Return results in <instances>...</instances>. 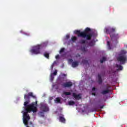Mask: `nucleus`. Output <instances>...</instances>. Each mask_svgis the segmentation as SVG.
<instances>
[{"instance_id": "obj_1", "label": "nucleus", "mask_w": 127, "mask_h": 127, "mask_svg": "<svg viewBox=\"0 0 127 127\" xmlns=\"http://www.w3.org/2000/svg\"><path fill=\"white\" fill-rule=\"evenodd\" d=\"M30 97H32L33 99H36V96L34 95L32 92H29L27 94H25L24 97L26 101L24 103L25 112L23 113V122L26 127H33L32 123H30V126L28 125V121L30 120L28 113H31V112L36 113L37 112V101L29 104L30 102Z\"/></svg>"}, {"instance_id": "obj_2", "label": "nucleus", "mask_w": 127, "mask_h": 127, "mask_svg": "<svg viewBox=\"0 0 127 127\" xmlns=\"http://www.w3.org/2000/svg\"><path fill=\"white\" fill-rule=\"evenodd\" d=\"M90 32H91V29L89 27H87L84 31L81 32L80 30L74 31V34H77L78 37L86 38V40H91L92 37H93V33H89Z\"/></svg>"}, {"instance_id": "obj_3", "label": "nucleus", "mask_w": 127, "mask_h": 127, "mask_svg": "<svg viewBox=\"0 0 127 127\" xmlns=\"http://www.w3.org/2000/svg\"><path fill=\"white\" fill-rule=\"evenodd\" d=\"M127 60V51L122 50L117 58V61L120 62V64H126Z\"/></svg>"}, {"instance_id": "obj_4", "label": "nucleus", "mask_w": 127, "mask_h": 127, "mask_svg": "<svg viewBox=\"0 0 127 127\" xmlns=\"http://www.w3.org/2000/svg\"><path fill=\"white\" fill-rule=\"evenodd\" d=\"M45 46V44L43 43L40 45H37L33 47V49L30 50V52L32 54H35L37 55L38 54H40V50L41 48H43Z\"/></svg>"}, {"instance_id": "obj_5", "label": "nucleus", "mask_w": 127, "mask_h": 127, "mask_svg": "<svg viewBox=\"0 0 127 127\" xmlns=\"http://www.w3.org/2000/svg\"><path fill=\"white\" fill-rule=\"evenodd\" d=\"M40 110L42 112H48L49 111V108L47 104L45 103H41L40 104Z\"/></svg>"}, {"instance_id": "obj_6", "label": "nucleus", "mask_w": 127, "mask_h": 127, "mask_svg": "<svg viewBox=\"0 0 127 127\" xmlns=\"http://www.w3.org/2000/svg\"><path fill=\"white\" fill-rule=\"evenodd\" d=\"M110 37L111 38V40H116V44L119 43V41H118V39L120 38V35L119 34H112V35H110Z\"/></svg>"}, {"instance_id": "obj_7", "label": "nucleus", "mask_w": 127, "mask_h": 127, "mask_svg": "<svg viewBox=\"0 0 127 127\" xmlns=\"http://www.w3.org/2000/svg\"><path fill=\"white\" fill-rule=\"evenodd\" d=\"M106 33H107L108 34H110V35H112V34H113V33H114V32H115V31H116V28H106L105 29Z\"/></svg>"}, {"instance_id": "obj_8", "label": "nucleus", "mask_w": 127, "mask_h": 127, "mask_svg": "<svg viewBox=\"0 0 127 127\" xmlns=\"http://www.w3.org/2000/svg\"><path fill=\"white\" fill-rule=\"evenodd\" d=\"M62 87L64 88H70L73 86V83L71 81L66 82L62 84Z\"/></svg>"}, {"instance_id": "obj_9", "label": "nucleus", "mask_w": 127, "mask_h": 127, "mask_svg": "<svg viewBox=\"0 0 127 127\" xmlns=\"http://www.w3.org/2000/svg\"><path fill=\"white\" fill-rule=\"evenodd\" d=\"M72 96H73V97H74V98H75V100H80V99H81V95H80V94H78V95H77V94H76V93H73V94H72Z\"/></svg>"}, {"instance_id": "obj_10", "label": "nucleus", "mask_w": 127, "mask_h": 127, "mask_svg": "<svg viewBox=\"0 0 127 127\" xmlns=\"http://www.w3.org/2000/svg\"><path fill=\"white\" fill-rule=\"evenodd\" d=\"M79 65V62L75 61L72 63V67L73 68H76L77 66Z\"/></svg>"}, {"instance_id": "obj_11", "label": "nucleus", "mask_w": 127, "mask_h": 127, "mask_svg": "<svg viewBox=\"0 0 127 127\" xmlns=\"http://www.w3.org/2000/svg\"><path fill=\"white\" fill-rule=\"evenodd\" d=\"M98 77L99 84H102V83H103V80H102V76L101 75V74H99Z\"/></svg>"}, {"instance_id": "obj_12", "label": "nucleus", "mask_w": 127, "mask_h": 127, "mask_svg": "<svg viewBox=\"0 0 127 127\" xmlns=\"http://www.w3.org/2000/svg\"><path fill=\"white\" fill-rule=\"evenodd\" d=\"M116 66L117 68H118L117 69V71H119V70H123V69L124 68L123 67V66H122V65H121L120 64H116Z\"/></svg>"}, {"instance_id": "obj_13", "label": "nucleus", "mask_w": 127, "mask_h": 127, "mask_svg": "<svg viewBox=\"0 0 127 127\" xmlns=\"http://www.w3.org/2000/svg\"><path fill=\"white\" fill-rule=\"evenodd\" d=\"M110 93V90L109 89H106L105 90H103L101 93L102 94V95H106V94H108Z\"/></svg>"}, {"instance_id": "obj_14", "label": "nucleus", "mask_w": 127, "mask_h": 127, "mask_svg": "<svg viewBox=\"0 0 127 127\" xmlns=\"http://www.w3.org/2000/svg\"><path fill=\"white\" fill-rule=\"evenodd\" d=\"M60 122H61V123H65V122H66V120L65 119V118H64V117L62 116L60 117Z\"/></svg>"}, {"instance_id": "obj_15", "label": "nucleus", "mask_w": 127, "mask_h": 127, "mask_svg": "<svg viewBox=\"0 0 127 127\" xmlns=\"http://www.w3.org/2000/svg\"><path fill=\"white\" fill-rule=\"evenodd\" d=\"M68 105L69 106H73V105H75V102H74V101H70L68 102Z\"/></svg>"}, {"instance_id": "obj_16", "label": "nucleus", "mask_w": 127, "mask_h": 127, "mask_svg": "<svg viewBox=\"0 0 127 127\" xmlns=\"http://www.w3.org/2000/svg\"><path fill=\"white\" fill-rule=\"evenodd\" d=\"M44 56L46 58H47V59H49V53H45Z\"/></svg>"}, {"instance_id": "obj_17", "label": "nucleus", "mask_w": 127, "mask_h": 127, "mask_svg": "<svg viewBox=\"0 0 127 127\" xmlns=\"http://www.w3.org/2000/svg\"><path fill=\"white\" fill-rule=\"evenodd\" d=\"M106 60H107L106 57L102 58V59L100 60V63H104Z\"/></svg>"}, {"instance_id": "obj_18", "label": "nucleus", "mask_w": 127, "mask_h": 127, "mask_svg": "<svg viewBox=\"0 0 127 127\" xmlns=\"http://www.w3.org/2000/svg\"><path fill=\"white\" fill-rule=\"evenodd\" d=\"M77 40V37L75 36H73L71 38V41L72 42H75Z\"/></svg>"}, {"instance_id": "obj_19", "label": "nucleus", "mask_w": 127, "mask_h": 127, "mask_svg": "<svg viewBox=\"0 0 127 127\" xmlns=\"http://www.w3.org/2000/svg\"><path fill=\"white\" fill-rule=\"evenodd\" d=\"M88 45L89 46H94V41H91L89 42L88 43Z\"/></svg>"}, {"instance_id": "obj_20", "label": "nucleus", "mask_w": 127, "mask_h": 127, "mask_svg": "<svg viewBox=\"0 0 127 127\" xmlns=\"http://www.w3.org/2000/svg\"><path fill=\"white\" fill-rule=\"evenodd\" d=\"M64 94L65 96H70L71 95V92H64Z\"/></svg>"}, {"instance_id": "obj_21", "label": "nucleus", "mask_w": 127, "mask_h": 127, "mask_svg": "<svg viewBox=\"0 0 127 127\" xmlns=\"http://www.w3.org/2000/svg\"><path fill=\"white\" fill-rule=\"evenodd\" d=\"M79 43H80V44H85V43H86V40H81L79 41Z\"/></svg>"}, {"instance_id": "obj_22", "label": "nucleus", "mask_w": 127, "mask_h": 127, "mask_svg": "<svg viewBox=\"0 0 127 127\" xmlns=\"http://www.w3.org/2000/svg\"><path fill=\"white\" fill-rule=\"evenodd\" d=\"M81 63H82V64H88V61H87V60H83L82 61V62H81Z\"/></svg>"}, {"instance_id": "obj_23", "label": "nucleus", "mask_w": 127, "mask_h": 127, "mask_svg": "<svg viewBox=\"0 0 127 127\" xmlns=\"http://www.w3.org/2000/svg\"><path fill=\"white\" fill-rule=\"evenodd\" d=\"M39 115L41 116V117H42L44 118V112L41 111L39 112Z\"/></svg>"}, {"instance_id": "obj_24", "label": "nucleus", "mask_w": 127, "mask_h": 127, "mask_svg": "<svg viewBox=\"0 0 127 127\" xmlns=\"http://www.w3.org/2000/svg\"><path fill=\"white\" fill-rule=\"evenodd\" d=\"M111 43L109 41L107 42V45L108 46V49L109 50L112 49V48H111Z\"/></svg>"}, {"instance_id": "obj_25", "label": "nucleus", "mask_w": 127, "mask_h": 127, "mask_svg": "<svg viewBox=\"0 0 127 127\" xmlns=\"http://www.w3.org/2000/svg\"><path fill=\"white\" fill-rule=\"evenodd\" d=\"M56 103H61V99H60V98L59 97H58L56 98Z\"/></svg>"}, {"instance_id": "obj_26", "label": "nucleus", "mask_w": 127, "mask_h": 127, "mask_svg": "<svg viewBox=\"0 0 127 127\" xmlns=\"http://www.w3.org/2000/svg\"><path fill=\"white\" fill-rule=\"evenodd\" d=\"M64 51H65V48H62L60 51V54H61L62 53H63V52H64Z\"/></svg>"}, {"instance_id": "obj_27", "label": "nucleus", "mask_w": 127, "mask_h": 127, "mask_svg": "<svg viewBox=\"0 0 127 127\" xmlns=\"http://www.w3.org/2000/svg\"><path fill=\"white\" fill-rule=\"evenodd\" d=\"M109 89H111V85L107 84L106 86V90H109Z\"/></svg>"}, {"instance_id": "obj_28", "label": "nucleus", "mask_w": 127, "mask_h": 127, "mask_svg": "<svg viewBox=\"0 0 127 127\" xmlns=\"http://www.w3.org/2000/svg\"><path fill=\"white\" fill-rule=\"evenodd\" d=\"M52 75H54L55 76H56L57 75V70H55L53 73V74H52Z\"/></svg>"}, {"instance_id": "obj_29", "label": "nucleus", "mask_w": 127, "mask_h": 127, "mask_svg": "<svg viewBox=\"0 0 127 127\" xmlns=\"http://www.w3.org/2000/svg\"><path fill=\"white\" fill-rule=\"evenodd\" d=\"M96 111H97L96 108H92L91 109V112H96Z\"/></svg>"}, {"instance_id": "obj_30", "label": "nucleus", "mask_w": 127, "mask_h": 127, "mask_svg": "<svg viewBox=\"0 0 127 127\" xmlns=\"http://www.w3.org/2000/svg\"><path fill=\"white\" fill-rule=\"evenodd\" d=\"M51 79L52 80H53L54 79V75L52 74L51 75Z\"/></svg>"}, {"instance_id": "obj_31", "label": "nucleus", "mask_w": 127, "mask_h": 127, "mask_svg": "<svg viewBox=\"0 0 127 127\" xmlns=\"http://www.w3.org/2000/svg\"><path fill=\"white\" fill-rule=\"evenodd\" d=\"M55 64V63H54L51 65V68L52 70H53V67H54Z\"/></svg>"}, {"instance_id": "obj_32", "label": "nucleus", "mask_w": 127, "mask_h": 127, "mask_svg": "<svg viewBox=\"0 0 127 127\" xmlns=\"http://www.w3.org/2000/svg\"><path fill=\"white\" fill-rule=\"evenodd\" d=\"M66 39H69V38H70V35H67L66 36Z\"/></svg>"}, {"instance_id": "obj_33", "label": "nucleus", "mask_w": 127, "mask_h": 127, "mask_svg": "<svg viewBox=\"0 0 127 127\" xmlns=\"http://www.w3.org/2000/svg\"><path fill=\"white\" fill-rule=\"evenodd\" d=\"M59 57H60L59 55H57V56H56V59H59Z\"/></svg>"}, {"instance_id": "obj_34", "label": "nucleus", "mask_w": 127, "mask_h": 127, "mask_svg": "<svg viewBox=\"0 0 127 127\" xmlns=\"http://www.w3.org/2000/svg\"><path fill=\"white\" fill-rule=\"evenodd\" d=\"M96 90V87H94L92 88V91H95Z\"/></svg>"}, {"instance_id": "obj_35", "label": "nucleus", "mask_w": 127, "mask_h": 127, "mask_svg": "<svg viewBox=\"0 0 127 127\" xmlns=\"http://www.w3.org/2000/svg\"><path fill=\"white\" fill-rule=\"evenodd\" d=\"M82 51H86V48L85 47L82 48Z\"/></svg>"}, {"instance_id": "obj_36", "label": "nucleus", "mask_w": 127, "mask_h": 127, "mask_svg": "<svg viewBox=\"0 0 127 127\" xmlns=\"http://www.w3.org/2000/svg\"><path fill=\"white\" fill-rule=\"evenodd\" d=\"M104 105L101 106L100 107V109H103L104 108Z\"/></svg>"}, {"instance_id": "obj_37", "label": "nucleus", "mask_w": 127, "mask_h": 127, "mask_svg": "<svg viewBox=\"0 0 127 127\" xmlns=\"http://www.w3.org/2000/svg\"><path fill=\"white\" fill-rule=\"evenodd\" d=\"M69 62H71V63H72V62L73 63V60H72V59H69Z\"/></svg>"}, {"instance_id": "obj_38", "label": "nucleus", "mask_w": 127, "mask_h": 127, "mask_svg": "<svg viewBox=\"0 0 127 127\" xmlns=\"http://www.w3.org/2000/svg\"><path fill=\"white\" fill-rule=\"evenodd\" d=\"M92 95L93 96H96V93H92Z\"/></svg>"}, {"instance_id": "obj_39", "label": "nucleus", "mask_w": 127, "mask_h": 127, "mask_svg": "<svg viewBox=\"0 0 127 127\" xmlns=\"http://www.w3.org/2000/svg\"><path fill=\"white\" fill-rule=\"evenodd\" d=\"M76 57H80V55L77 54L76 56Z\"/></svg>"}, {"instance_id": "obj_40", "label": "nucleus", "mask_w": 127, "mask_h": 127, "mask_svg": "<svg viewBox=\"0 0 127 127\" xmlns=\"http://www.w3.org/2000/svg\"><path fill=\"white\" fill-rule=\"evenodd\" d=\"M64 75L66 76V74H64Z\"/></svg>"}]
</instances>
